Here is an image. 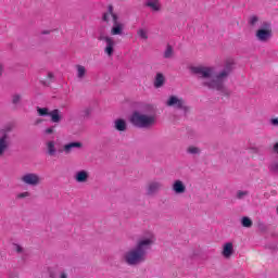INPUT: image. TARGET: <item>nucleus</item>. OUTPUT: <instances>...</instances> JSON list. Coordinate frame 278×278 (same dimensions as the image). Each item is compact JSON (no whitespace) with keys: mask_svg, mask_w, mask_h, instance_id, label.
<instances>
[{"mask_svg":"<svg viewBox=\"0 0 278 278\" xmlns=\"http://www.w3.org/2000/svg\"><path fill=\"white\" fill-rule=\"evenodd\" d=\"M163 186L164 185L160 180L150 181L147 187V194H149L151 197V195L155 194L156 192H160V190H162Z\"/></svg>","mask_w":278,"mask_h":278,"instance_id":"1a4fd4ad","label":"nucleus"},{"mask_svg":"<svg viewBox=\"0 0 278 278\" xmlns=\"http://www.w3.org/2000/svg\"><path fill=\"white\" fill-rule=\"evenodd\" d=\"M245 197H249V191L239 190L237 192V199H244Z\"/></svg>","mask_w":278,"mask_h":278,"instance_id":"cd10ccee","label":"nucleus"},{"mask_svg":"<svg viewBox=\"0 0 278 278\" xmlns=\"http://www.w3.org/2000/svg\"><path fill=\"white\" fill-rule=\"evenodd\" d=\"M114 127L117 131H126L127 130V122H125V119H116L114 122Z\"/></svg>","mask_w":278,"mask_h":278,"instance_id":"f3484780","label":"nucleus"},{"mask_svg":"<svg viewBox=\"0 0 278 278\" xmlns=\"http://www.w3.org/2000/svg\"><path fill=\"white\" fill-rule=\"evenodd\" d=\"M73 149H81V142H71L64 146L65 153H71Z\"/></svg>","mask_w":278,"mask_h":278,"instance_id":"aec40b11","label":"nucleus"},{"mask_svg":"<svg viewBox=\"0 0 278 278\" xmlns=\"http://www.w3.org/2000/svg\"><path fill=\"white\" fill-rule=\"evenodd\" d=\"M47 149H48V153L49 155H55V141H48L47 142Z\"/></svg>","mask_w":278,"mask_h":278,"instance_id":"412c9836","label":"nucleus"},{"mask_svg":"<svg viewBox=\"0 0 278 278\" xmlns=\"http://www.w3.org/2000/svg\"><path fill=\"white\" fill-rule=\"evenodd\" d=\"M138 36L141 37L142 40H149V35H147V33L144 31V29H139L138 30Z\"/></svg>","mask_w":278,"mask_h":278,"instance_id":"393cba45","label":"nucleus"},{"mask_svg":"<svg viewBox=\"0 0 278 278\" xmlns=\"http://www.w3.org/2000/svg\"><path fill=\"white\" fill-rule=\"evenodd\" d=\"M193 73L201 79L203 86L212 88L213 90H222L223 81H225V77L229 75L228 72L218 74L216 71H195Z\"/></svg>","mask_w":278,"mask_h":278,"instance_id":"f03ea898","label":"nucleus"},{"mask_svg":"<svg viewBox=\"0 0 278 278\" xmlns=\"http://www.w3.org/2000/svg\"><path fill=\"white\" fill-rule=\"evenodd\" d=\"M13 249L17 252V253H22L23 252V248H21V245L18 244H14Z\"/></svg>","mask_w":278,"mask_h":278,"instance_id":"f704fd0d","label":"nucleus"},{"mask_svg":"<svg viewBox=\"0 0 278 278\" xmlns=\"http://www.w3.org/2000/svg\"><path fill=\"white\" fill-rule=\"evenodd\" d=\"M12 103L14 105H17V103H21V96L14 94L13 98H12Z\"/></svg>","mask_w":278,"mask_h":278,"instance_id":"c756f323","label":"nucleus"},{"mask_svg":"<svg viewBox=\"0 0 278 278\" xmlns=\"http://www.w3.org/2000/svg\"><path fill=\"white\" fill-rule=\"evenodd\" d=\"M257 21H260V17H257V15H253V16L250 17V20H249V25H251L252 27H255Z\"/></svg>","mask_w":278,"mask_h":278,"instance_id":"bb28decb","label":"nucleus"},{"mask_svg":"<svg viewBox=\"0 0 278 278\" xmlns=\"http://www.w3.org/2000/svg\"><path fill=\"white\" fill-rule=\"evenodd\" d=\"M256 38L260 42H268L273 38V26L269 22H263L261 28L256 30Z\"/></svg>","mask_w":278,"mask_h":278,"instance_id":"20e7f679","label":"nucleus"},{"mask_svg":"<svg viewBox=\"0 0 278 278\" xmlns=\"http://www.w3.org/2000/svg\"><path fill=\"white\" fill-rule=\"evenodd\" d=\"M48 77H49L50 79H53V73L50 72V73L48 74Z\"/></svg>","mask_w":278,"mask_h":278,"instance_id":"ea45409f","label":"nucleus"},{"mask_svg":"<svg viewBox=\"0 0 278 278\" xmlns=\"http://www.w3.org/2000/svg\"><path fill=\"white\" fill-rule=\"evenodd\" d=\"M155 242V235L153 232H146L141 236L135 248L124 254V261L128 266H138L147 260V252L153 247Z\"/></svg>","mask_w":278,"mask_h":278,"instance_id":"f257e3e1","label":"nucleus"},{"mask_svg":"<svg viewBox=\"0 0 278 278\" xmlns=\"http://www.w3.org/2000/svg\"><path fill=\"white\" fill-rule=\"evenodd\" d=\"M188 153H191V155H197V154L201 153V150H199V148H197V147H189Z\"/></svg>","mask_w":278,"mask_h":278,"instance_id":"a878e982","label":"nucleus"},{"mask_svg":"<svg viewBox=\"0 0 278 278\" xmlns=\"http://www.w3.org/2000/svg\"><path fill=\"white\" fill-rule=\"evenodd\" d=\"M88 172L86 170H79L75 174L74 179L78 182V184H86V181H88Z\"/></svg>","mask_w":278,"mask_h":278,"instance_id":"ddd939ff","label":"nucleus"},{"mask_svg":"<svg viewBox=\"0 0 278 278\" xmlns=\"http://www.w3.org/2000/svg\"><path fill=\"white\" fill-rule=\"evenodd\" d=\"M106 47L104 49V53H106V55L112 56L114 55V47L116 46V42L114 41L113 38L108 39V41H105Z\"/></svg>","mask_w":278,"mask_h":278,"instance_id":"4468645a","label":"nucleus"},{"mask_svg":"<svg viewBox=\"0 0 278 278\" xmlns=\"http://www.w3.org/2000/svg\"><path fill=\"white\" fill-rule=\"evenodd\" d=\"M37 112L39 114V116H49L51 117L52 123H60V121L62 119V117L60 116V111L59 110H53L51 112H49V109L43 108H37Z\"/></svg>","mask_w":278,"mask_h":278,"instance_id":"423d86ee","label":"nucleus"},{"mask_svg":"<svg viewBox=\"0 0 278 278\" xmlns=\"http://www.w3.org/2000/svg\"><path fill=\"white\" fill-rule=\"evenodd\" d=\"M113 18V25L119 24L121 22L118 21V15H116L115 13H113L112 15Z\"/></svg>","mask_w":278,"mask_h":278,"instance_id":"7c9ffc66","label":"nucleus"},{"mask_svg":"<svg viewBox=\"0 0 278 278\" xmlns=\"http://www.w3.org/2000/svg\"><path fill=\"white\" fill-rule=\"evenodd\" d=\"M167 108H175L176 110H184L186 108V102L184 99L177 96H170L166 101Z\"/></svg>","mask_w":278,"mask_h":278,"instance_id":"0eeeda50","label":"nucleus"},{"mask_svg":"<svg viewBox=\"0 0 278 278\" xmlns=\"http://www.w3.org/2000/svg\"><path fill=\"white\" fill-rule=\"evenodd\" d=\"M130 123L134 127H138L139 129H149L157 123V116L153 113L135 111L130 116Z\"/></svg>","mask_w":278,"mask_h":278,"instance_id":"7ed1b4c3","label":"nucleus"},{"mask_svg":"<svg viewBox=\"0 0 278 278\" xmlns=\"http://www.w3.org/2000/svg\"><path fill=\"white\" fill-rule=\"evenodd\" d=\"M0 77H1V72H0Z\"/></svg>","mask_w":278,"mask_h":278,"instance_id":"c03bdc74","label":"nucleus"},{"mask_svg":"<svg viewBox=\"0 0 278 278\" xmlns=\"http://www.w3.org/2000/svg\"><path fill=\"white\" fill-rule=\"evenodd\" d=\"M112 36H123V23L119 24H113V27L111 29Z\"/></svg>","mask_w":278,"mask_h":278,"instance_id":"a211bd4d","label":"nucleus"},{"mask_svg":"<svg viewBox=\"0 0 278 278\" xmlns=\"http://www.w3.org/2000/svg\"><path fill=\"white\" fill-rule=\"evenodd\" d=\"M146 5L147 8H151L154 12H160V0H148Z\"/></svg>","mask_w":278,"mask_h":278,"instance_id":"6ab92c4d","label":"nucleus"},{"mask_svg":"<svg viewBox=\"0 0 278 278\" xmlns=\"http://www.w3.org/2000/svg\"><path fill=\"white\" fill-rule=\"evenodd\" d=\"M42 34H43V35H47V34H51V31H49V30H43Z\"/></svg>","mask_w":278,"mask_h":278,"instance_id":"a19ab883","label":"nucleus"},{"mask_svg":"<svg viewBox=\"0 0 278 278\" xmlns=\"http://www.w3.org/2000/svg\"><path fill=\"white\" fill-rule=\"evenodd\" d=\"M241 225L242 227H247V228L253 227V220H251V218L249 217H242Z\"/></svg>","mask_w":278,"mask_h":278,"instance_id":"4be33fe9","label":"nucleus"},{"mask_svg":"<svg viewBox=\"0 0 278 278\" xmlns=\"http://www.w3.org/2000/svg\"><path fill=\"white\" fill-rule=\"evenodd\" d=\"M102 21H104V23H109L110 22V14L104 13L103 16H102Z\"/></svg>","mask_w":278,"mask_h":278,"instance_id":"72a5a7b5","label":"nucleus"},{"mask_svg":"<svg viewBox=\"0 0 278 278\" xmlns=\"http://www.w3.org/2000/svg\"><path fill=\"white\" fill-rule=\"evenodd\" d=\"M76 70L77 71H86V67L81 66V65H76Z\"/></svg>","mask_w":278,"mask_h":278,"instance_id":"58836bf2","label":"nucleus"},{"mask_svg":"<svg viewBox=\"0 0 278 278\" xmlns=\"http://www.w3.org/2000/svg\"><path fill=\"white\" fill-rule=\"evenodd\" d=\"M5 66H3L2 64L0 65V71H4Z\"/></svg>","mask_w":278,"mask_h":278,"instance_id":"79ce46f5","label":"nucleus"},{"mask_svg":"<svg viewBox=\"0 0 278 278\" xmlns=\"http://www.w3.org/2000/svg\"><path fill=\"white\" fill-rule=\"evenodd\" d=\"M108 11H109V15L112 16V14H114V7L112 4L109 5L108 8Z\"/></svg>","mask_w":278,"mask_h":278,"instance_id":"c9c22d12","label":"nucleus"},{"mask_svg":"<svg viewBox=\"0 0 278 278\" xmlns=\"http://www.w3.org/2000/svg\"><path fill=\"white\" fill-rule=\"evenodd\" d=\"M270 173H278V161H274L268 166Z\"/></svg>","mask_w":278,"mask_h":278,"instance_id":"b1692460","label":"nucleus"},{"mask_svg":"<svg viewBox=\"0 0 278 278\" xmlns=\"http://www.w3.org/2000/svg\"><path fill=\"white\" fill-rule=\"evenodd\" d=\"M77 77L78 79H84V77H86V71H79Z\"/></svg>","mask_w":278,"mask_h":278,"instance_id":"473e14b6","label":"nucleus"},{"mask_svg":"<svg viewBox=\"0 0 278 278\" xmlns=\"http://www.w3.org/2000/svg\"><path fill=\"white\" fill-rule=\"evenodd\" d=\"M223 257L226 260H229L233 255V243L227 242L224 244L223 251H222Z\"/></svg>","mask_w":278,"mask_h":278,"instance_id":"f8f14e48","label":"nucleus"},{"mask_svg":"<svg viewBox=\"0 0 278 278\" xmlns=\"http://www.w3.org/2000/svg\"><path fill=\"white\" fill-rule=\"evenodd\" d=\"M236 68H238L236 59L228 56L224 60V71H236Z\"/></svg>","mask_w":278,"mask_h":278,"instance_id":"9d476101","label":"nucleus"},{"mask_svg":"<svg viewBox=\"0 0 278 278\" xmlns=\"http://www.w3.org/2000/svg\"><path fill=\"white\" fill-rule=\"evenodd\" d=\"M270 125H274V127H278V118H271Z\"/></svg>","mask_w":278,"mask_h":278,"instance_id":"e433bc0d","label":"nucleus"},{"mask_svg":"<svg viewBox=\"0 0 278 278\" xmlns=\"http://www.w3.org/2000/svg\"><path fill=\"white\" fill-rule=\"evenodd\" d=\"M21 182L25 186L36 187L40 184V176L36 173H26L21 176Z\"/></svg>","mask_w":278,"mask_h":278,"instance_id":"39448f33","label":"nucleus"},{"mask_svg":"<svg viewBox=\"0 0 278 278\" xmlns=\"http://www.w3.org/2000/svg\"><path fill=\"white\" fill-rule=\"evenodd\" d=\"M112 37H108V36H105V35H100L99 37H98V40H103L104 42H108V40H110Z\"/></svg>","mask_w":278,"mask_h":278,"instance_id":"2f4dec72","label":"nucleus"},{"mask_svg":"<svg viewBox=\"0 0 278 278\" xmlns=\"http://www.w3.org/2000/svg\"><path fill=\"white\" fill-rule=\"evenodd\" d=\"M10 147V136L5 130L0 131V157L8 151Z\"/></svg>","mask_w":278,"mask_h":278,"instance_id":"6e6552de","label":"nucleus"},{"mask_svg":"<svg viewBox=\"0 0 278 278\" xmlns=\"http://www.w3.org/2000/svg\"><path fill=\"white\" fill-rule=\"evenodd\" d=\"M182 68H187V71H214V67H205V66H194V64L185 61L182 63Z\"/></svg>","mask_w":278,"mask_h":278,"instance_id":"9b49d317","label":"nucleus"},{"mask_svg":"<svg viewBox=\"0 0 278 278\" xmlns=\"http://www.w3.org/2000/svg\"><path fill=\"white\" fill-rule=\"evenodd\" d=\"M28 197H31V193H29V191H24L17 194L18 199H27Z\"/></svg>","mask_w":278,"mask_h":278,"instance_id":"c85d7f7f","label":"nucleus"},{"mask_svg":"<svg viewBox=\"0 0 278 278\" xmlns=\"http://www.w3.org/2000/svg\"><path fill=\"white\" fill-rule=\"evenodd\" d=\"M165 81L166 78L164 75L162 73H157L154 79V88H162Z\"/></svg>","mask_w":278,"mask_h":278,"instance_id":"dca6fc26","label":"nucleus"},{"mask_svg":"<svg viewBox=\"0 0 278 278\" xmlns=\"http://www.w3.org/2000/svg\"><path fill=\"white\" fill-rule=\"evenodd\" d=\"M164 58L166 60H170V58H173V47L172 46H167V48L164 52Z\"/></svg>","mask_w":278,"mask_h":278,"instance_id":"5701e85b","label":"nucleus"},{"mask_svg":"<svg viewBox=\"0 0 278 278\" xmlns=\"http://www.w3.org/2000/svg\"><path fill=\"white\" fill-rule=\"evenodd\" d=\"M45 134H53V127L47 128Z\"/></svg>","mask_w":278,"mask_h":278,"instance_id":"4c0bfd02","label":"nucleus"},{"mask_svg":"<svg viewBox=\"0 0 278 278\" xmlns=\"http://www.w3.org/2000/svg\"><path fill=\"white\" fill-rule=\"evenodd\" d=\"M173 190L176 194H184L186 192V185L181 180H176L173 185Z\"/></svg>","mask_w":278,"mask_h":278,"instance_id":"2eb2a0df","label":"nucleus"},{"mask_svg":"<svg viewBox=\"0 0 278 278\" xmlns=\"http://www.w3.org/2000/svg\"><path fill=\"white\" fill-rule=\"evenodd\" d=\"M61 278H66V274H61Z\"/></svg>","mask_w":278,"mask_h":278,"instance_id":"37998d69","label":"nucleus"}]
</instances>
